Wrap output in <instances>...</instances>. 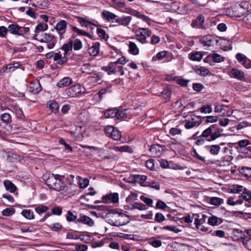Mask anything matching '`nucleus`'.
Segmentation results:
<instances>
[{
	"label": "nucleus",
	"instance_id": "obj_59",
	"mask_svg": "<svg viewBox=\"0 0 251 251\" xmlns=\"http://www.w3.org/2000/svg\"><path fill=\"white\" fill-rule=\"evenodd\" d=\"M172 9L177 12L178 13H180L181 12L180 4L177 2H174L171 5Z\"/></svg>",
	"mask_w": 251,
	"mask_h": 251
},
{
	"label": "nucleus",
	"instance_id": "obj_14",
	"mask_svg": "<svg viewBox=\"0 0 251 251\" xmlns=\"http://www.w3.org/2000/svg\"><path fill=\"white\" fill-rule=\"evenodd\" d=\"M81 87L79 85H74L67 90V95L71 97H75L81 93Z\"/></svg>",
	"mask_w": 251,
	"mask_h": 251
},
{
	"label": "nucleus",
	"instance_id": "obj_39",
	"mask_svg": "<svg viewBox=\"0 0 251 251\" xmlns=\"http://www.w3.org/2000/svg\"><path fill=\"white\" fill-rule=\"evenodd\" d=\"M21 214L27 219H33L34 218L33 212L30 210H24L22 211Z\"/></svg>",
	"mask_w": 251,
	"mask_h": 251
},
{
	"label": "nucleus",
	"instance_id": "obj_63",
	"mask_svg": "<svg viewBox=\"0 0 251 251\" xmlns=\"http://www.w3.org/2000/svg\"><path fill=\"white\" fill-rule=\"evenodd\" d=\"M146 166L149 169L153 170L154 169V160L150 159L147 160L146 162Z\"/></svg>",
	"mask_w": 251,
	"mask_h": 251
},
{
	"label": "nucleus",
	"instance_id": "obj_37",
	"mask_svg": "<svg viewBox=\"0 0 251 251\" xmlns=\"http://www.w3.org/2000/svg\"><path fill=\"white\" fill-rule=\"evenodd\" d=\"M81 70L82 73L86 74H91L93 73V70L89 63H86L82 65Z\"/></svg>",
	"mask_w": 251,
	"mask_h": 251
},
{
	"label": "nucleus",
	"instance_id": "obj_61",
	"mask_svg": "<svg viewBox=\"0 0 251 251\" xmlns=\"http://www.w3.org/2000/svg\"><path fill=\"white\" fill-rule=\"evenodd\" d=\"M218 223V218L216 216L210 217L208 218V224L211 226L217 225Z\"/></svg>",
	"mask_w": 251,
	"mask_h": 251
},
{
	"label": "nucleus",
	"instance_id": "obj_32",
	"mask_svg": "<svg viewBox=\"0 0 251 251\" xmlns=\"http://www.w3.org/2000/svg\"><path fill=\"white\" fill-rule=\"evenodd\" d=\"M9 32L14 35L19 34L20 26L17 24H11L8 26Z\"/></svg>",
	"mask_w": 251,
	"mask_h": 251
},
{
	"label": "nucleus",
	"instance_id": "obj_12",
	"mask_svg": "<svg viewBox=\"0 0 251 251\" xmlns=\"http://www.w3.org/2000/svg\"><path fill=\"white\" fill-rule=\"evenodd\" d=\"M164 146H161L159 145H153L150 148V151L151 155L153 157H160L164 151Z\"/></svg>",
	"mask_w": 251,
	"mask_h": 251
},
{
	"label": "nucleus",
	"instance_id": "obj_51",
	"mask_svg": "<svg viewBox=\"0 0 251 251\" xmlns=\"http://www.w3.org/2000/svg\"><path fill=\"white\" fill-rule=\"evenodd\" d=\"M242 243L249 250H251V238L246 237L242 239Z\"/></svg>",
	"mask_w": 251,
	"mask_h": 251
},
{
	"label": "nucleus",
	"instance_id": "obj_57",
	"mask_svg": "<svg viewBox=\"0 0 251 251\" xmlns=\"http://www.w3.org/2000/svg\"><path fill=\"white\" fill-rule=\"evenodd\" d=\"M162 228L163 229H167L173 231L175 233H178L179 232L181 231V230L179 229L176 226H166L162 227Z\"/></svg>",
	"mask_w": 251,
	"mask_h": 251
},
{
	"label": "nucleus",
	"instance_id": "obj_44",
	"mask_svg": "<svg viewBox=\"0 0 251 251\" xmlns=\"http://www.w3.org/2000/svg\"><path fill=\"white\" fill-rule=\"evenodd\" d=\"M208 233L211 234L212 236H215L220 238L224 237L225 236V232L221 230L215 231L210 230Z\"/></svg>",
	"mask_w": 251,
	"mask_h": 251
},
{
	"label": "nucleus",
	"instance_id": "obj_45",
	"mask_svg": "<svg viewBox=\"0 0 251 251\" xmlns=\"http://www.w3.org/2000/svg\"><path fill=\"white\" fill-rule=\"evenodd\" d=\"M212 58L213 62L216 63H219L224 61V58L217 53H214L212 54Z\"/></svg>",
	"mask_w": 251,
	"mask_h": 251
},
{
	"label": "nucleus",
	"instance_id": "obj_19",
	"mask_svg": "<svg viewBox=\"0 0 251 251\" xmlns=\"http://www.w3.org/2000/svg\"><path fill=\"white\" fill-rule=\"evenodd\" d=\"M73 83L72 79L70 77H65L61 79L57 83V86L58 87H64L69 86Z\"/></svg>",
	"mask_w": 251,
	"mask_h": 251
},
{
	"label": "nucleus",
	"instance_id": "obj_24",
	"mask_svg": "<svg viewBox=\"0 0 251 251\" xmlns=\"http://www.w3.org/2000/svg\"><path fill=\"white\" fill-rule=\"evenodd\" d=\"M76 223H82L87 225L88 226H91L94 225V221L89 217L85 215H83L80 217L79 219H77Z\"/></svg>",
	"mask_w": 251,
	"mask_h": 251
},
{
	"label": "nucleus",
	"instance_id": "obj_43",
	"mask_svg": "<svg viewBox=\"0 0 251 251\" xmlns=\"http://www.w3.org/2000/svg\"><path fill=\"white\" fill-rule=\"evenodd\" d=\"M171 92L168 89L164 90L160 94V96L166 100H169L171 98Z\"/></svg>",
	"mask_w": 251,
	"mask_h": 251
},
{
	"label": "nucleus",
	"instance_id": "obj_62",
	"mask_svg": "<svg viewBox=\"0 0 251 251\" xmlns=\"http://www.w3.org/2000/svg\"><path fill=\"white\" fill-rule=\"evenodd\" d=\"M165 220V217L161 213H157L155 216V221L158 223H161Z\"/></svg>",
	"mask_w": 251,
	"mask_h": 251
},
{
	"label": "nucleus",
	"instance_id": "obj_55",
	"mask_svg": "<svg viewBox=\"0 0 251 251\" xmlns=\"http://www.w3.org/2000/svg\"><path fill=\"white\" fill-rule=\"evenodd\" d=\"M15 211V209L13 208H7L2 211V213L4 216H8L12 215Z\"/></svg>",
	"mask_w": 251,
	"mask_h": 251
},
{
	"label": "nucleus",
	"instance_id": "obj_33",
	"mask_svg": "<svg viewBox=\"0 0 251 251\" xmlns=\"http://www.w3.org/2000/svg\"><path fill=\"white\" fill-rule=\"evenodd\" d=\"M240 173L247 178H251V168L247 167H242L239 168Z\"/></svg>",
	"mask_w": 251,
	"mask_h": 251
},
{
	"label": "nucleus",
	"instance_id": "obj_47",
	"mask_svg": "<svg viewBox=\"0 0 251 251\" xmlns=\"http://www.w3.org/2000/svg\"><path fill=\"white\" fill-rule=\"evenodd\" d=\"M73 48L75 50H80L82 48V42L79 39H75L74 41Z\"/></svg>",
	"mask_w": 251,
	"mask_h": 251
},
{
	"label": "nucleus",
	"instance_id": "obj_49",
	"mask_svg": "<svg viewBox=\"0 0 251 251\" xmlns=\"http://www.w3.org/2000/svg\"><path fill=\"white\" fill-rule=\"evenodd\" d=\"M126 152H128L131 154H132L131 156L129 157V159H130L132 161L133 159L136 157V152L134 151V149L132 147H129L126 146Z\"/></svg>",
	"mask_w": 251,
	"mask_h": 251
},
{
	"label": "nucleus",
	"instance_id": "obj_22",
	"mask_svg": "<svg viewBox=\"0 0 251 251\" xmlns=\"http://www.w3.org/2000/svg\"><path fill=\"white\" fill-rule=\"evenodd\" d=\"M230 74L235 78L240 80L244 79V73L241 70L233 68L230 71Z\"/></svg>",
	"mask_w": 251,
	"mask_h": 251
},
{
	"label": "nucleus",
	"instance_id": "obj_20",
	"mask_svg": "<svg viewBox=\"0 0 251 251\" xmlns=\"http://www.w3.org/2000/svg\"><path fill=\"white\" fill-rule=\"evenodd\" d=\"M232 235L234 240H240L241 242L242 238H246L242 231L239 229L234 228L232 230Z\"/></svg>",
	"mask_w": 251,
	"mask_h": 251
},
{
	"label": "nucleus",
	"instance_id": "obj_46",
	"mask_svg": "<svg viewBox=\"0 0 251 251\" xmlns=\"http://www.w3.org/2000/svg\"><path fill=\"white\" fill-rule=\"evenodd\" d=\"M149 244L154 248H158L161 246L162 242L160 240L152 238L149 241Z\"/></svg>",
	"mask_w": 251,
	"mask_h": 251
},
{
	"label": "nucleus",
	"instance_id": "obj_58",
	"mask_svg": "<svg viewBox=\"0 0 251 251\" xmlns=\"http://www.w3.org/2000/svg\"><path fill=\"white\" fill-rule=\"evenodd\" d=\"M49 107L51 110L52 112H55L58 109V103L54 101H50L49 103Z\"/></svg>",
	"mask_w": 251,
	"mask_h": 251
},
{
	"label": "nucleus",
	"instance_id": "obj_23",
	"mask_svg": "<svg viewBox=\"0 0 251 251\" xmlns=\"http://www.w3.org/2000/svg\"><path fill=\"white\" fill-rule=\"evenodd\" d=\"M74 43V40L73 38H70L67 43L64 44L61 49L65 51L64 55H66L68 54L70 50H71L73 49V45Z\"/></svg>",
	"mask_w": 251,
	"mask_h": 251
},
{
	"label": "nucleus",
	"instance_id": "obj_7",
	"mask_svg": "<svg viewBox=\"0 0 251 251\" xmlns=\"http://www.w3.org/2000/svg\"><path fill=\"white\" fill-rule=\"evenodd\" d=\"M101 70L107 72V74L109 75L118 73H119L120 75H123L124 74L123 67L122 66L115 67V64L112 63V62L109 63L107 66L102 67Z\"/></svg>",
	"mask_w": 251,
	"mask_h": 251
},
{
	"label": "nucleus",
	"instance_id": "obj_21",
	"mask_svg": "<svg viewBox=\"0 0 251 251\" xmlns=\"http://www.w3.org/2000/svg\"><path fill=\"white\" fill-rule=\"evenodd\" d=\"M68 61V59L65 55L62 57L60 51L56 52L54 56V61H56L59 65L66 64Z\"/></svg>",
	"mask_w": 251,
	"mask_h": 251
},
{
	"label": "nucleus",
	"instance_id": "obj_4",
	"mask_svg": "<svg viewBox=\"0 0 251 251\" xmlns=\"http://www.w3.org/2000/svg\"><path fill=\"white\" fill-rule=\"evenodd\" d=\"M230 192L234 194H239L242 192L241 197L248 202L245 205L251 207V191L241 185H234L230 188Z\"/></svg>",
	"mask_w": 251,
	"mask_h": 251
},
{
	"label": "nucleus",
	"instance_id": "obj_5",
	"mask_svg": "<svg viewBox=\"0 0 251 251\" xmlns=\"http://www.w3.org/2000/svg\"><path fill=\"white\" fill-rule=\"evenodd\" d=\"M35 40L39 41L41 43H46L47 47L49 49H52L57 42V37L49 33H44L43 37L39 36L35 34L33 37Z\"/></svg>",
	"mask_w": 251,
	"mask_h": 251
},
{
	"label": "nucleus",
	"instance_id": "obj_11",
	"mask_svg": "<svg viewBox=\"0 0 251 251\" xmlns=\"http://www.w3.org/2000/svg\"><path fill=\"white\" fill-rule=\"evenodd\" d=\"M68 23L64 20H61L57 23L54 28L58 32L60 39L64 38V34L66 33Z\"/></svg>",
	"mask_w": 251,
	"mask_h": 251
},
{
	"label": "nucleus",
	"instance_id": "obj_6",
	"mask_svg": "<svg viewBox=\"0 0 251 251\" xmlns=\"http://www.w3.org/2000/svg\"><path fill=\"white\" fill-rule=\"evenodd\" d=\"M106 118H113L116 119H121L125 117V113L123 109L117 108H112L107 109L104 113Z\"/></svg>",
	"mask_w": 251,
	"mask_h": 251
},
{
	"label": "nucleus",
	"instance_id": "obj_60",
	"mask_svg": "<svg viewBox=\"0 0 251 251\" xmlns=\"http://www.w3.org/2000/svg\"><path fill=\"white\" fill-rule=\"evenodd\" d=\"M89 182V181L88 179L84 178L79 182L78 185L80 188H84L88 186Z\"/></svg>",
	"mask_w": 251,
	"mask_h": 251
},
{
	"label": "nucleus",
	"instance_id": "obj_40",
	"mask_svg": "<svg viewBox=\"0 0 251 251\" xmlns=\"http://www.w3.org/2000/svg\"><path fill=\"white\" fill-rule=\"evenodd\" d=\"M77 19H78V22H79V23L82 26L88 27L89 26V25H93L96 26V25L93 24L92 23L86 20L84 18L78 17Z\"/></svg>",
	"mask_w": 251,
	"mask_h": 251
},
{
	"label": "nucleus",
	"instance_id": "obj_29",
	"mask_svg": "<svg viewBox=\"0 0 251 251\" xmlns=\"http://www.w3.org/2000/svg\"><path fill=\"white\" fill-rule=\"evenodd\" d=\"M72 30L75 32L77 33L78 35L84 36L88 37L90 38H92V36L88 32L78 28L77 27L71 25Z\"/></svg>",
	"mask_w": 251,
	"mask_h": 251
},
{
	"label": "nucleus",
	"instance_id": "obj_42",
	"mask_svg": "<svg viewBox=\"0 0 251 251\" xmlns=\"http://www.w3.org/2000/svg\"><path fill=\"white\" fill-rule=\"evenodd\" d=\"M131 209H138L139 210H145L148 209V207L142 203L135 202L132 204V207Z\"/></svg>",
	"mask_w": 251,
	"mask_h": 251
},
{
	"label": "nucleus",
	"instance_id": "obj_38",
	"mask_svg": "<svg viewBox=\"0 0 251 251\" xmlns=\"http://www.w3.org/2000/svg\"><path fill=\"white\" fill-rule=\"evenodd\" d=\"M19 156L17 155V154L12 153V152H8L7 153V161L9 162H15L19 160Z\"/></svg>",
	"mask_w": 251,
	"mask_h": 251
},
{
	"label": "nucleus",
	"instance_id": "obj_17",
	"mask_svg": "<svg viewBox=\"0 0 251 251\" xmlns=\"http://www.w3.org/2000/svg\"><path fill=\"white\" fill-rule=\"evenodd\" d=\"M102 18L108 22H118V20L117 19V16L113 13H111L107 10H103L101 13Z\"/></svg>",
	"mask_w": 251,
	"mask_h": 251
},
{
	"label": "nucleus",
	"instance_id": "obj_27",
	"mask_svg": "<svg viewBox=\"0 0 251 251\" xmlns=\"http://www.w3.org/2000/svg\"><path fill=\"white\" fill-rule=\"evenodd\" d=\"M88 51L91 56H95L97 55L100 51V43H95L94 45L89 48Z\"/></svg>",
	"mask_w": 251,
	"mask_h": 251
},
{
	"label": "nucleus",
	"instance_id": "obj_35",
	"mask_svg": "<svg viewBox=\"0 0 251 251\" xmlns=\"http://www.w3.org/2000/svg\"><path fill=\"white\" fill-rule=\"evenodd\" d=\"M224 200L218 197H211L210 198L209 203L215 206H219L223 203Z\"/></svg>",
	"mask_w": 251,
	"mask_h": 251
},
{
	"label": "nucleus",
	"instance_id": "obj_18",
	"mask_svg": "<svg viewBox=\"0 0 251 251\" xmlns=\"http://www.w3.org/2000/svg\"><path fill=\"white\" fill-rule=\"evenodd\" d=\"M42 90V87L38 81L32 82L29 84L28 91L33 94H37Z\"/></svg>",
	"mask_w": 251,
	"mask_h": 251
},
{
	"label": "nucleus",
	"instance_id": "obj_30",
	"mask_svg": "<svg viewBox=\"0 0 251 251\" xmlns=\"http://www.w3.org/2000/svg\"><path fill=\"white\" fill-rule=\"evenodd\" d=\"M128 48V52L129 53L134 55H136L139 54V50L137 45L134 42H129Z\"/></svg>",
	"mask_w": 251,
	"mask_h": 251
},
{
	"label": "nucleus",
	"instance_id": "obj_1",
	"mask_svg": "<svg viewBox=\"0 0 251 251\" xmlns=\"http://www.w3.org/2000/svg\"><path fill=\"white\" fill-rule=\"evenodd\" d=\"M42 178L47 185L50 189L61 191L66 187V184L63 181L65 178L64 176L46 173L43 175Z\"/></svg>",
	"mask_w": 251,
	"mask_h": 251
},
{
	"label": "nucleus",
	"instance_id": "obj_16",
	"mask_svg": "<svg viewBox=\"0 0 251 251\" xmlns=\"http://www.w3.org/2000/svg\"><path fill=\"white\" fill-rule=\"evenodd\" d=\"M204 17L202 15H199L195 20L191 23V26L193 27L203 29L205 28L203 23L204 22Z\"/></svg>",
	"mask_w": 251,
	"mask_h": 251
},
{
	"label": "nucleus",
	"instance_id": "obj_26",
	"mask_svg": "<svg viewBox=\"0 0 251 251\" xmlns=\"http://www.w3.org/2000/svg\"><path fill=\"white\" fill-rule=\"evenodd\" d=\"M3 184L5 189L10 193H14L17 190L16 186L9 180H4Z\"/></svg>",
	"mask_w": 251,
	"mask_h": 251
},
{
	"label": "nucleus",
	"instance_id": "obj_64",
	"mask_svg": "<svg viewBox=\"0 0 251 251\" xmlns=\"http://www.w3.org/2000/svg\"><path fill=\"white\" fill-rule=\"evenodd\" d=\"M247 69H250L251 68V60L248 57H246L241 63Z\"/></svg>",
	"mask_w": 251,
	"mask_h": 251
},
{
	"label": "nucleus",
	"instance_id": "obj_54",
	"mask_svg": "<svg viewBox=\"0 0 251 251\" xmlns=\"http://www.w3.org/2000/svg\"><path fill=\"white\" fill-rule=\"evenodd\" d=\"M59 143L60 144L63 145L65 146V150L66 151H69L70 152H71L73 151L72 147L70 145L67 144L64 139H63V138L59 139Z\"/></svg>",
	"mask_w": 251,
	"mask_h": 251
},
{
	"label": "nucleus",
	"instance_id": "obj_13",
	"mask_svg": "<svg viewBox=\"0 0 251 251\" xmlns=\"http://www.w3.org/2000/svg\"><path fill=\"white\" fill-rule=\"evenodd\" d=\"M215 39V38L213 36L207 34L201 37L199 40V42L203 46L210 47L213 45L212 43Z\"/></svg>",
	"mask_w": 251,
	"mask_h": 251
},
{
	"label": "nucleus",
	"instance_id": "obj_56",
	"mask_svg": "<svg viewBox=\"0 0 251 251\" xmlns=\"http://www.w3.org/2000/svg\"><path fill=\"white\" fill-rule=\"evenodd\" d=\"M200 110L201 113H210L212 112V107L209 105H204L200 108Z\"/></svg>",
	"mask_w": 251,
	"mask_h": 251
},
{
	"label": "nucleus",
	"instance_id": "obj_41",
	"mask_svg": "<svg viewBox=\"0 0 251 251\" xmlns=\"http://www.w3.org/2000/svg\"><path fill=\"white\" fill-rule=\"evenodd\" d=\"M49 209L48 207L42 204H39L35 208V211L39 214L46 212Z\"/></svg>",
	"mask_w": 251,
	"mask_h": 251
},
{
	"label": "nucleus",
	"instance_id": "obj_48",
	"mask_svg": "<svg viewBox=\"0 0 251 251\" xmlns=\"http://www.w3.org/2000/svg\"><path fill=\"white\" fill-rule=\"evenodd\" d=\"M1 120L5 123H10L11 122V116L8 113H5L1 115Z\"/></svg>",
	"mask_w": 251,
	"mask_h": 251
},
{
	"label": "nucleus",
	"instance_id": "obj_15",
	"mask_svg": "<svg viewBox=\"0 0 251 251\" xmlns=\"http://www.w3.org/2000/svg\"><path fill=\"white\" fill-rule=\"evenodd\" d=\"M126 13H129L131 14L134 15L137 17L141 18L144 22H146L149 25L151 24L152 20L146 16L141 14L138 11L130 9V8L127 9L126 8Z\"/></svg>",
	"mask_w": 251,
	"mask_h": 251
},
{
	"label": "nucleus",
	"instance_id": "obj_36",
	"mask_svg": "<svg viewBox=\"0 0 251 251\" xmlns=\"http://www.w3.org/2000/svg\"><path fill=\"white\" fill-rule=\"evenodd\" d=\"M38 3V7L42 9H45L49 6V1L48 0H35Z\"/></svg>",
	"mask_w": 251,
	"mask_h": 251
},
{
	"label": "nucleus",
	"instance_id": "obj_8",
	"mask_svg": "<svg viewBox=\"0 0 251 251\" xmlns=\"http://www.w3.org/2000/svg\"><path fill=\"white\" fill-rule=\"evenodd\" d=\"M105 134L108 137L115 140H118L121 138V132L112 126H106L104 128Z\"/></svg>",
	"mask_w": 251,
	"mask_h": 251
},
{
	"label": "nucleus",
	"instance_id": "obj_52",
	"mask_svg": "<svg viewBox=\"0 0 251 251\" xmlns=\"http://www.w3.org/2000/svg\"><path fill=\"white\" fill-rule=\"evenodd\" d=\"M52 231L58 232L62 228V226L59 223H56L49 226Z\"/></svg>",
	"mask_w": 251,
	"mask_h": 251
},
{
	"label": "nucleus",
	"instance_id": "obj_10",
	"mask_svg": "<svg viewBox=\"0 0 251 251\" xmlns=\"http://www.w3.org/2000/svg\"><path fill=\"white\" fill-rule=\"evenodd\" d=\"M102 201L105 203H117L119 202V194L117 193H110L102 197Z\"/></svg>",
	"mask_w": 251,
	"mask_h": 251
},
{
	"label": "nucleus",
	"instance_id": "obj_53",
	"mask_svg": "<svg viewBox=\"0 0 251 251\" xmlns=\"http://www.w3.org/2000/svg\"><path fill=\"white\" fill-rule=\"evenodd\" d=\"M76 216L72 212L69 211L67 212L66 219L68 222H72L75 221L76 219Z\"/></svg>",
	"mask_w": 251,
	"mask_h": 251
},
{
	"label": "nucleus",
	"instance_id": "obj_31",
	"mask_svg": "<svg viewBox=\"0 0 251 251\" xmlns=\"http://www.w3.org/2000/svg\"><path fill=\"white\" fill-rule=\"evenodd\" d=\"M225 145V143H221L220 145H213L209 147L210 150L209 152L212 155H217L220 151L221 148L220 146H224Z\"/></svg>",
	"mask_w": 251,
	"mask_h": 251
},
{
	"label": "nucleus",
	"instance_id": "obj_34",
	"mask_svg": "<svg viewBox=\"0 0 251 251\" xmlns=\"http://www.w3.org/2000/svg\"><path fill=\"white\" fill-rule=\"evenodd\" d=\"M48 26L47 24L45 23H41L38 24L35 28V34L38 35V33L41 31H44L47 30Z\"/></svg>",
	"mask_w": 251,
	"mask_h": 251
},
{
	"label": "nucleus",
	"instance_id": "obj_25",
	"mask_svg": "<svg viewBox=\"0 0 251 251\" xmlns=\"http://www.w3.org/2000/svg\"><path fill=\"white\" fill-rule=\"evenodd\" d=\"M11 110L15 113L18 119H23L25 118L23 112L21 108L17 105H12Z\"/></svg>",
	"mask_w": 251,
	"mask_h": 251
},
{
	"label": "nucleus",
	"instance_id": "obj_3",
	"mask_svg": "<svg viewBox=\"0 0 251 251\" xmlns=\"http://www.w3.org/2000/svg\"><path fill=\"white\" fill-rule=\"evenodd\" d=\"M248 5V4L244 2H237L226 9V14L229 16L235 18H240L244 15L246 16L249 11L248 8L246 7Z\"/></svg>",
	"mask_w": 251,
	"mask_h": 251
},
{
	"label": "nucleus",
	"instance_id": "obj_9",
	"mask_svg": "<svg viewBox=\"0 0 251 251\" xmlns=\"http://www.w3.org/2000/svg\"><path fill=\"white\" fill-rule=\"evenodd\" d=\"M136 35L137 36V40L142 44L146 43L147 37L151 35L152 32L147 28H141L138 29Z\"/></svg>",
	"mask_w": 251,
	"mask_h": 251
},
{
	"label": "nucleus",
	"instance_id": "obj_50",
	"mask_svg": "<svg viewBox=\"0 0 251 251\" xmlns=\"http://www.w3.org/2000/svg\"><path fill=\"white\" fill-rule=\"evenodd\" d=\"M203 120L207 123H213L217 122L218 120V118L217 116H209L203 117Z\"/></svg>",
	"mask_w": 251,
	"mask_h": 251
},
{
	"label": "nucleus",
	"instance_id": "obj_28",
	"mask_svg": "<svg viewBox=\"0 0 251 251\" xmlns=\"http://www.w3.org/2000/svg\"><path fill=\"white\" fill-rule=\"evenodd\" d=\"M202 54L200 51H193L189 55V58L194 61H200L202 58Z\"/></svg>",
	"mask_w": 251,
	"mask_h": 251
},
{
	"label": "nucleus",
	"instance_id": "obj_2",
	"mask_svg": "<svg viewBox=\"0 0 251 251\" xmlns=\"http://www.w3.org/2000/svg\"><path fill=\"white\" fill-rule=\"evenodd\" d=\"M223 131V129L220 128L218 125L213 124L204 130L199 137L205 138L206 141L210 142L221 137L223 135L222 133Z\"/></svg>",
	"mask_w": 251,
	"mask_h": 251
}]
</instances>
